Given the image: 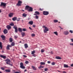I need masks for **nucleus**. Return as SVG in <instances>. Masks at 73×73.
I'll return each mask as SVG.
<instances>
[{"mask_svg": "<svg viewBox=\"0 0 73 73\" xmlns=\"http://www.w3.org/2000/svg\"><path fill=\"white\" fill-rule=\"evenodd\" d=\"M13 29H15V31L16 33H17L18 32V28L17 27V26L16 25H15L13 27Z\"/></svg>", "mask_w": 73, "mask_h": 73, "instance_id": "39448f33", "label": "nucleus"}, {"mask_svg": "<svg viewBox=\"0 0 73 73\" xmlns=\"http://www.w3.org/2000/svg\"><path fill=\"white\" fill-rule=\"evenodd\" d=\"M70 45L73 46V43H70Z\"/></svg>", "mask_w": 73, "mask_h": 73, "instance_id": "de8ad7c7", "label": "nucleus"}, {"mask_svg": "<svg viewBox=\"0 0 73 73\" xmlns=\"http://www.w3.org/2000/svg\"><path fill=\"white\" fill-rule=\"evenodd\" d=\"M17 19V18L16 17H14L12 18V20L13 21H15Z\"/></svg>", "mask_w": 73, "mask_h": 73, "instance_id": "6ab92c4d", "label": "nucleus"}, {"mask_svg": "<svg viewBox=\"0 0 73 73\" xmlns=\"http://www.w3.org/2000/svg\"><path fill=\"white\" fill-rule=\"evenodd\" d=\"M15 45V44L14 43V42H13L12 44H11V45L12 46H14Z\"/></svg>", "mask_w": 73, "mask_h": 73, "instance_id": "72a5a7b5", "label": "nucleus"}, {"mask_svg": "<svg viewBox=\"0 0 73 73\" xmlns=\"http://www.w3.org/2000/svg\"><path fill=\"white\" fill-rule=\"evenodd\" d=\"M43 28H44V33H46L47 32V31H49L48 28V27H46V26H43Z\"/></svg>", "mask_w": 73, "mask_h": 73, "instance_id": "f03ea898", "label": "nucleus"}, {"mask_svg": "<svg viewBox=\"0 0 73 73\" xmlns=\"http://www.w3.org/2000/svg\"><path fill=\"white\" fill-rule=\"evenodd\" d=\"M33 21H30L29 23L31 25H32L33 24Z\"/></svg>", "mask_w": 73, "mask_h": 73, "instance_id": "dca6fc26", "label": "nucleus"}, {"mask_svg": "<svg viewBox=\"0 0 73 73\" xmlns=\"http://www.w3.org/2000/svg\"><path fill=\"white\" fill-rule=\"evenodd\" d=\"M33 27H36V26L35 25H33Z\"/></svg>", "mask_w": 73, "mask_h": 73, "instance_id": "3c124183", "label": "nucleus"}, {"mask_svg": "<svg viewBox=\"0 0 73 73\" xmlns=\"http://www.w3.org/2000/svg\"><path fill=\"white\" fill-rule=\"evenodd\" d=\"M1 69L2 70H5L4 68H3V67H1Z\"/></svg>", "mask_w": 73, "mask_h": 73, "instance_id": "79ce46f5", "label": "nucleus"}, {"mask_svg": "<svg viewBox=\"0 0 73 73\" xmlns=\"http://www.w3.org/2000/svg\"><path fill=\"white\" fill-rule=\"evenodd\" d=\"M64 33L65 34V35H67L69 34L68 33L67 31L64 32Z\"/></svg>", "mask_w": 73, "mask_h": 73, "instance_id": "a211bd4d", "label": "nucleus"}, {"mask_svg": "<svg viewBox=\"0 0 73 73\" xmlns=\"http://www.w3.org/2000/svg\"><path fill=\"white\" fill-rule=\"evenodd\" d=\"M32 68L33 69V70H36V68L34 66H32Z\"/></svg>", "mask_w": 73, "mask_h": 73, "instance_id": "f8f14e48", "label": "nucleus"}, {"mask_svg": "<svg viewBox=\"0 0 73 73\" xmlns=\"http://www.w3.org/2000/svg\"><path fill=\"white\" fill-rule=\"evenodd\" d=\"M54 23H57L58 22V21L57 20H54Z\"/></svg>", "mask_w": 73, "mask_h": 73, "instance_id": "4c0bfd02", "label": "nucleus"}, {"mask_svg": "<svg viewBox=\"0 0 73 73\" xmlns=\"http://www.w3.org/2000/svg\"><path fill=\"white\" fill-rule=\"evenodd\" d=\"M9 40H10V42H12L13 41V39H12V38H10V39H9Z\"/></svg>", "mask_w": 73, "mask_h": 73, "instance_id": "2f4dec72", "label": "nucleus"}, {"mask_svg": "<svg viewBox=\"0 0 73 73\" xmlns=\"http://www.w3.org/2000/svg\"><path fill=\"white\" fill-rule=\"evenodd\" d=\"M33 56L34 57H36V56H35V54H33Z\"/></svg>", "mask_w": 73, "mask_h": 73, "instance_id": "4d7b16f0", "label": "nucleus"}, {"mask_svg": "<svg viewBox=\"0 0 73 73\" xmlns=\"http://www.w3.org/2000/svg\"><path fill=\"white\" fill-rule=\"evenodd\" d=\"M25 63L26 64H27L29 63V62L28 61H26Z\"/></svg>", "mask_w": 73, "mask_h": 73, "instance_id": "37998d69", "label": "nucleus"}, {"mask_svg": "<svg viewBox=\"0 0 73 73\" xmlns=\"http://www.w3.org/2000/svg\"><path fill=\"white\" fill-rule=\"evenodd\" d=\"M4 33L5 34H7V31L6 29H5L3 31Z\"/></svg>", "mask_w": 73, "mask_h": 73, "instance_id": "4be33fe9", "label": "nucleus"}, {"mask_svg": "<svg viewBox=\"0 0 73 73\" xmlns=\"http://www.w3.org/2000/svg\"><path fill=\"white\" fill-rule=\"evenodd\" d=\"M10 25H11V26H13L14 25V23H11Z\"/></svg>", "mask_w": 73, "mask_h": 73, "instance_id": "473e14b6", "label": "nucleus"}, {"mask_svg": "<svg viewBox=\"0 0 73 73\" xmlns=\"http://www.w3.org/2000/svg\"><path fill=\"white\" fill-rule=\"evenodd\" d=\"M1 37L2 38L3 40H5V37L3 35H1Z\"/></svg>", "mask_w": 73, "mask_h": 73, "instance_id": "9d476101", "label": "nucleus"}, {"mask_svg": "<svg viewBox=\"0 0 73 73\" xmlns=\"http://www.w3.org/2000/svg\"><path fill=\"white\" fill-rule=\"evenodd\" d=\"M20 65H21L20 66L21 68L22 69H24L25 68V67L24 66V65L23 63L21 62L20 63Z\"/></svg>", "mask_w": 73, "mask_h": 73, "instance_id": "0eeeda50", "label": "nucleus"}, {"mask_svg": "<svg viewBox=\"0 0 73 73\" xmlns=\"http://www.w3.org/2000/svg\"><path fill=\"white\" fill-rule=\"evenodd\" d=\"M27 71V70H25L24 72H25Z\"/></svg>", "mask_w": 73, "mask_h": 73, "instance_id": "69168bd1", "label": "nucleus"}, {"mask_svg": "<svg viewBox=\"0 0 73 73\" xmlns=\"http://www.w3.org/2000/svg\"><path fill=\"white\" fill-rule=\"evenodd\" d=\"M14 37L15 38H18V36H14Z\"/></svg>", "mask_w": 73, "mask_h": 73, "instance_id": "8fccbe9b", "label": "nucleus"}, {"mask_svg": "<svg viewBox=\"0 0 73 73\" xmlns=\"http://www.w3.org/2000/svg\"><path fill=\"white\" fill-rule=\"evenodd\" d=\"M60 27V29H63L62 28L60 27Z\"/></svg>", "mask_w": 73, "mask_h": 73, "instance_id": "bf43d9fd", "label": "nucleus"}, {"mask_svg": "<svg viewBox=\"0 0 73 73\" xmlns=\"http://www.w3.org/2000/svg\"><path fill=\"white\" fill-rule=\"evenodd\" d=\"M18 30L20 32H22V30L21 28H19Z\"/></svg>", "mask_w": 73, "mask_h": 73, "instance_id": "f3484780", "label": "nucleus"}, {"mask_svg": "<svg viewBox=\"0 0 73 73\" xmlns=\"http://www.w3.org/2000/svg\"><path fill=\"white\" fill-rule=\"evenodd\" d=\"M23 16L24 17H26L27 16V15L26 14H25V13H24L23 14Z\"/></svg>", "mask_w": 73, "mask_h": 73, "instance_id": "412c9836", "label": "nucleus"}, {"mask_svg": "<svg viewBox=\"0 0 73 73\" xmlns=\"http://www.w3.org/2000/svg\"><path fill=\"white\" fill-rule=\"evenodd\" d=\"M25 48H27L28 47V46L27 44H25Z\"/></svg>", "mask_w": 73, "mask_h": 73, "instance_id": "a878e982", "label": "nucleus"}, {"mask_svg": "<svg viewBox=\"0 0 73 73\" xmlns=\"http://www.w3.org/2000/svg\"><path fill=\"white\" fill-rule=\"evenodd\" d=\"M64 68H68L69 66L67 64H64Z\"/></svg>", "mask_w": 73, "mask_h": 73, "instance_id": "aec40b11", "label": "nucleus"}, {"mask_svg": "<svg viewBox=\"0 0 73 73\" xmlns=\"http://www.w3.org/2000/svg\"><path fill=\"white\" fill-rule=\"evenodd\" d=\"M14 13H10L9 15V17H12Z\"/></svg>", "mask_w": 73, "mask_h": 73, "instance_id": "1a4fd4ad", "label": "nucleus"}, {"mask_svg": "<svg viewBox=\"0 0 73 73\" xmlns=\"http://www.w3.org/2000/svg\"><path fill=\"white\" fill-rule=\"evenodd\" d=\"M54 33L56 35H58V33L57 32H54Z\"/></svg>", "mask_w": 73, "mask_h": 73, "instance_id": "c756f323", "label": "nucleus"}, {"mask_svg": "<svg viewBox=\"0 0 73 73\" xmlns=\"http://www.w3.org/2000/svg\"><path fill=\"white\" fill-rule=\"evenodd\" d=\"M51 63V62L50 61H48V62H47V63H48V64H50Z\"/></svg>", "mask_w": 73, "mask_h": 73, "instance_id": "49530a36", "label": "nucleus"}, {"mask_svg": "<svg viewBox=\"0 0 73 73\" xmlns=\"http://www.w3.org/2000/svg\"><path fill=\"white\" fill-rule=\"evenodd\" d=\"M0 57L1 58H3L5 59L6 58V56H3V55H1Z\"/></svg>", "mask_w": 73, "mask_h": 73, "instance_id": "2eb2a0df", "label": "nucleus"}, {"mask_svg": "<svg viewBox=\"0 0 73 73\" xmlns=\"http://www.w3.org/2000/svg\"><path fill=\"white\" fill-rule=\"evenodd\" d=\"M12 46L11 45H8L7 46V49L8 50H10L9 47H11Z\"/></svg>", "mask_w": 73, "mask_h": 73, "instance_id": "ddd939ff", "label": "nucleus"}, {"mask_svg": "<svg viewBox=\"0 0 73 73\" xmlns=\"http://www.w3.org/2000/svg\"><path fill=\"white\" fill-rule=\"evenodd\" d=\"M44 66H42L41 65L40 66H39V67H38V68L39 69H41L44 68Z\"/></svg>", "mask_w": 73, "mask_h": 73, "instance_id": "5701e85b", "label": "nucleus"}, {"mask_svg": "<svg viewBox=\"0 0 73 73\" xmlns=\"http://www.w3.org/2000/svg\"><path fill=\"white\" fill-rule=\"evenodd\" d=\"M55 63L54 62H52V63H51V64H52V65H55Z\"/></svg>", "mask_w": 73, "mask_h": 73, "instance_id": "f704fd0d", "label": "nucleus"}, {"mask_svg": "<svg viewBox=\"0 0 73 73\" xmlns=\"http://www.w3.org/2000/svg\"><path fill=\"white\" fill-rule=\"evenodd\" d=\"M15 73H19V72H15Z\"/></svg>", "mask_w": 73, "mask_h": 73, "instance_id": "603ef678", "label": "nucleus"}, {"mask_svg": "<svg viewBox=\"0 0 73 73\" xmlns=\"http://www.w3.org/2000/svg\"><path fill=\"white\" fill-rule=\"evenodd\" d=\"M23 56H24V57L26 58L27 57V56L25 55H23Z\"/></svg>", "mask_w": 73, "mask_h": 73, "instance_id": "09e8293b", "label": "nucleus"}, {"mask_svg": "<svg viewBox=\"0 0 73 73\" xmlns=\"http://www.w3.org/2000/svg\"><path fill=\"white\" fill-rule=\"evenodd\" d=\"M5 71L6 72H9L10 71V70H6Z\"/></svg>", "mask_w": 73, "mask_h": 73, "instance_id": "7c9ffc66", "label": "nucleus"}, {"mask_svg": "<svg viewBox=\"0 0 73 73\" xmlns=\"http://www.w3.org/2000/svg\"><path fill=\"white\" fill-rule=\"evenodd\" d=\"M60 27V29H63L62 28L60 27Z\"/></svg>", "mask_w": 73, "mask_h": 73, "instance_id": "052dcab7", "label": "nucleus"}, {"mask_svg": "<svg viewBox=\"0 0 73 73\" xmlns=\"http://www.w3.org/2000/svg\"><path fill=\"white\" fill-rule=\"evenodd\" d=\"M71 67L73 66V64H72L71 65Z\"/></svg>", "mask_w": 73, "mask_h": 73, "instance_id": "864d4df0", "label": "nucleus"}, {"mask_svg": "<svg viewBox=\"0 0 73 73\" xmlns=\"http://www.w3.org/2000/svg\"><path fill=\"white\" fill-rule=\"evenodd\" d=\"M23 31H27V30L26 29H23Z\"/></svg>", "mask_w": 73, "mask_h": 73, "instance_id": "c9c22d12", "label": "nucleus"}, {"mask_svg": "<svg viewBox=\"0 0 73 73\" xmlns=\"http://www.w3.org/2000/svg\"><path fill=\"white\" fill-rule=\"evenodd\" d=\"M69 32L71 33H73V31H72L71 30H70L69 31Z\"/></svg>", "mask_w": 73, "mask_h": 73, "instance_id": "c03bdc74", "label": "nucleus"}, {"mask_svg": "<svg viewBox=\"0 0 73 73\" xmlns=\"http://www.w3.org/2000/svg\"><path fill=\"white\" fill-rule=\"evenodd\" d=\"M6 4L5 3H3V2L1 3V6H3L4 7H5L6 5Z\"/></svg>", "mask_w": 73, "mask_h": 73, "instance_id": "6e6552de", "label": "nucleus"}, {"mask_svg": "<svg viewBox=\"0 0 73 73\" xmlns=\"http://www.w3.org/2000/svg\"><path fill=\"white\" fill-rule=\"evenodd\" d=\"M70 40H71L72 41V42H73V39H71Z\"/></svg>", "mask_w": 73, "mask_h": 73, "instance_id": "5fc2aeb1", "label": "nucleus"}, {"mask_svg": "<svg viewBox=\"0 0 73 73\" xmlns=\"http://www.w3.org/2000/svg\"><path fill=\"white\" fill-rule=\"evenodd\" d=\"M0 73H2V72L1 71H0Z\"/></svg>", "mask_w": 73, "mask_h": 73, "instance_id": "774afa93", "label": "nucleus"}, {"mask_svg": "<svg viewBox=\"0 0 73 73\" xmlns=\"http://www.w3.org/2000/svg\"><path fill=\"white\" fill-rule=\"evenodd\" d=\"M26 9L28 10L29 12H32L33 11V9L32 7H29V6H26Z\"/></svg>", "mask_w": 73, "mask_h": 73, "instance_id": "f257e3e1", "label": "nucleus"}, {"mask_svg": "<svg viewBox=\"0 0 73 73\" xmlns=\"http://www.w3.org/2000/svg\"><path fill=\"white\" fill-rule=\"evenodd\" d=\"M36 18V19H38V16H37V15H36V16L35 17Z\"/></svg>", "mask_w": 73, "mask_h": 73, "instance_id": "a19ab883", "label": "nucleus"}, {"mask_svg": "<svg viewBox=\"0 0 73 73\" xmlns=\"http://www.w3.org/2000/svg\"><path fill=\"white\" fill-rule=\"evenodd\" d=\"M35 13L38 15H39L40 14V13L38 11H35Z\"/></svg>", "mask_w": 73, "mask_h": 73, "instance_id": "cd10ccee", "label": "nucleus"}, {"mask_svg": "<svg viewBox=\"0 0 73 73\" xmlns=\"http://www.w3.org/2000/svg\"><path fill=\"white\" fill-rule=\"evenodd\" d=\"M39 10L40 11H43V9H41V8H40V9H39Z\"/></svg>", "mask_w": 73, "mask_h": 73, "instance_id": "a18cd8bd", "label": "nucleus"}, {"mask_svg": "<svg viewBox=\"0 0 73 73\" xmlns=\"http://www.w3.org/2000/svg\"><path fill=\"white\" fill-rule=\"evenodd\" d=\"M2 52H4L3 51H2Z\"/></svg>", "mask_w": 73, "mask_h": 73, "instance_id": "338daca9", "label": "nucleus"}, {"mask_svg": "<svg viewBox=\"0 0 73 73\" xmlns=\"http://www.w3.org/2000/svg\"><path fill=\"white\" fill-rule=\"evenodd\" d=\"M35 35L34 34H31V36L32 37H34L35 36Z\"/></svg>", "mask_w": 73, "mask_h": 73, "instance_id": "e433bc0d", "label": "nucleus"}, {"mask_svg": "<svg viewBox=\"0 0 73 73\" xmlns=\"http://www.w3.org/2000/svg\"><path fill=\"white\" fill-rule=\"evenodd\" d=\"M44 51V50L43 49H42L41 50V52H42V53H43V52Z\"/></svg>", "mask_w": 73, "mask_h": 73, "instance_id": "58836bf2", "label": "nucleus"}, {"mask_svg": "<svg viewBox=\"0 0 73 73\" xmlns=\"http://www.w3.org/2000/svg\"><path fill=\"white\" fill-rule=\"evenodd\" d=\"M5 61H7L6 63L7 64H9V65H11V66H12V65L11 64H10V62H11L10 60L9 59H7L5 60Z\"/></svg>", "mask_w": 73, "mask_h": 73, "instance_id": "7ed1b4c3", "label": "nucleus"}, {"mask_svg": "<svg viewBox=\"0 0 73 73\" xmlns=\"http://www.w3.org/2000/svg\"><path fill=\"white\" fill-rule=\"evenodd\" d=\"M34 15H36V16H37V14H34Z\"/></svg>", "mask_w": 73, "mask_h": 73, "instance_id": "0e129e2a", "label": "nucleus"}, {"mask_svg": "<svg viewBox=\"0 0 73 73\" xmlns=\"http://www.w3.org/2000/svg\"><path fill=\"white\" fill-rule=\"evenodd\" d=\"M56 58L57 59H61V57H58V56H56Z\"/></svg>", "mask_w": 73, "mask_h": 73, "instance_id": "b1692460", "label": "nucleus"}, {"mask_svg": "<svg viewBox=\"0 0 73 73\" xmlns=\"http://www.w3.org/2000/svg\"><path fill=\"white\" fill-rule=\"evenodd\" d=\"M53 54V53L52 52V51H51V54Z\"/></svg>", "mask_w": 73, "mask_h": 73, "instance_id": "6e6d98bb", "label": "nucleus"}, {"mask_svg": "<svg viewBox=\"0 0 73 73\" xmlns=\"http://www.w3.org/2000/svg\"><path fill=\"white\" fill-rule=\"evenodd\" d=\"M21 35H22V36L23 37L25 35V33H22Z\"/></svg>", "mask_w": 73, "mask_h": 73, "instance_id": "4468645a", "label": "nucleus"}, {"mask_svg": "<svg viewBox=\"0 0 73 73\" xmlns=\"http://www.w3.org/2000/svg\"><path fill=\"white\" fill-rule=\"evenodd\" d=\"M35 50H34V51H32V53H31V54H33H33H34V53H35Z\"/></svg>", "mask_w": 73, "mask_h": 73, "instance_id": "c85d7f7f", "label": "nucleus"}, {"mask_svg": "<svg viewBox=\"0 0 73 73\" xmlns=\"http://www.w3.org/2000/svg\"><path fill=\"white\" fill-rule=\"evenodd\" d=\"M29 28L30 29L32 30V29L30 27H29Z\"/></svg>", "mask_w": 73, "mask_h": 73, "instance_id": "e2e57ef3", "label": "nucleus"}, {"mask_svg": "<svg viewBox=\"0 0 73 73\" xmlns=\"http://www.w3.org/2000/svg\"><path fill=\"white\" fill-rule=\"evenodd\" d=\"M7 27L9 30H10L11 28L10 25H7Z\"/></svg>", "mask_w": 73, "mask_h": 73, "instance_id": "9b49d317", "label": "nucleus"}, {"mask_svg": "<svg viewBox=\"0 0 73 73\" xmlns=\"http://www.w3.org/2000/svg\"><path fill=\"white\" fill-rule=\"evenodd\" d=\"M48 70V68H46L44 69V71H47Z\"/></svg>", "mask_w": 73, "mask_h": 73, "instance_id": "ea45409f", "label": "nucleus"}, {"mask_svg": "<svg viewBox=\"0 0 73 73\" xmlns=\"http://www.w3.org/2000/svg\"><path fill=\"white\" fill-rule=\"evenodd\" d=\"M40 64H41V65H45V63L44 62H40Z\"/></svg>", "mask_w": 73, "mask_h": 73, "instance_id": "bb28decb", "label": "nucleus"}, {"mask_svg": "<svg viewBox=\"0 0 73 73\" xmlns=\"http://www.w3.org/2000/svg\"><path fill=\"white\" fill-rule=\"evenodd\" d=\"M62 72L63 73H66V72L65 71H63Z\"/></svg>", "mask_w": 73, "mask_h": 73, "instance_id": "680f3d73", "label": "nucleus"}, {"mask_svg": "<svg viewBox=\"0 0 73 73\" xmlns=\"http://www.w3.org/2000/svg\"><path fill=\"white\" fill-rule=\"evenodd\" d=\"M49 12H48V11H43V14L44 15H47L49 14Z\"/></svg>", "mask_w": 73, "mask_h": 73, "instance_id": "20e7f679", "label": "nucleus"}, {"mask_svg": "<svg viewBox=\"0 0 73 73\" xmlns=\"http://www.w3.org/2000/svg\"><path fill=\"white\" fill-rule=\"evenodd\" d=\"M60 27V29H63L62 28L60 27Z\"/></svg>", "mask_w": 73, "mask_h": 73, "instance_id": "13d9d810", "label": "nucleus"}, {"mask_svg": "<svg viewBox=\"0 0 73 73\" xmlns=\"http://www.w3.org/2000/svg\"><path fill=\"white\" fill-rule=\"evenodd\" d=\"M0 47L1 49L2 48V43L1 42H0Z\"/></svg>", "mask_w": 73, "mask_h": 73, "instance_id": "393cba45", "label": "nucleus"}, {"mask_svg": "<svg viewBox=\"0 0 73 73\" xmlns=\"http://www.w3.org/2000/svg\"><path fill=\"white\" fill-rule=\"evenodd\" d=\"M22 3V1H19L18 2V3L17 4V5L18 6H21V4Z\"/></svg>", "mask_w": 73, "mask_h": 73, "instance_id": "423d86ee", "label": "nucleus"}]
</instances>
